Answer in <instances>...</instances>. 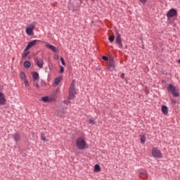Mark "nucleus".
<instances>
[{"instance_id":"1","label":"nucleus","mask_w":180,"mask_h":180,"mask_svg":"<svg viewBox=\"0 0 180 180\" xmlns=\"http://www.w3.org/2000/svg\"><path fill=\"white\" fill-rule=\"evenodd\" d=\"M76 146L79 150H85V147H86V141L84 137H79L76 140Z\"/></svg>"},{"instance_id":"2","label":"nucleus","mask_w":180,"mask_h":180,"mask_svg":"<svg viewBox=\"0 0 180 180\" xmlns=\"http://www.w3.org/2000/svg\"><path fill=\"white\" fill-rule=\"evenodd\" d=\"M75 95H77V91L75 90V80H72L69 89L68 99H74V98H75Z\"/></svg>"},{"instance_id":"3","label":"nucleus","mask_w":180,"mask_h":180,"mask_svg":"<svg viewBox=\"0 0 180 180\" xmlns=\"http://www.w3.org/2000/svg\"><path fill=\"white\" fill-rule=\"evenodd\" d=\"M167 91H169V92H171L174 98H178V96H179V92L176 89V87L174 86V84H169L167 86Z\"/></svg>"},{"instance_id":"4","label":"nucleus","mask_w":180,"mask_h":180,"mask_svg":"<svg viewBox=\"0 0 180 180\" xmlns=\"http://www.w3.org/2000/svg\"><path fill=\"white\" fill-rule=\"evenodd\" d=\"M151 153L154 158H162V153H161V150H160L158 148H155V147L153 148Z\"/></svg>"},{"instance_id":"5","label":"nucleus","mask_w":180,"mask_h":180,"mask_svg":"<svg viewBox=\"0 0 180 180\" xmlns=\"http://www.w3.org/2000/svg\"><path fill=\"white\" fill-rule=\"evenodd\" d=\"M33 30H34V23H32L26 27L27 34H28V36H33Z\"/></svg>"},{"instance_id":"6","label":"nucleus","mask_w":180,"mask_h":180,"mask_svg":"<svg viewBox=\"0 0 180 180\" xmlns=\"http://www.w3.org/2000/svg\"><path fill=\"white\" fill-rule=\"evenodd\" d=\"M177 15H178V11H176L175 8L170 9L167 13V16L168 19L171 18H174V16H177Z\"/></svg>"},{"instance_id":"7","label":"nucleus","mask_w":180,"mask_h":180,"mask_svg":"<svg viewBox=\"0 0 180 180\" xmlns=\"http://www.w3.org/2000/svg\"><path fill=\"white\" fill-rule=\"evenodd\" d=\"M34 61L38 68L40 69L43 68V65H44V61L43 59L40 58H35Z\"/></svg>"},{"instance_id":"8","label":"nucleus","mask_w":180,"mask_h":180,"mask_svg":"<svg viewBox=\"0 0 180 180\" xmlns=\"http://www.w3.org/2000/svg\"><path fill=\"white\" fill-rule=\"evenodd\" d=\"M38 41H39V40L34 39V40L29 42V44H27V46H26V48L25 49V51H27V50H30V49H32V47L36 46V44Z\"/></svg>"},{"instance_id":"9","label":"nucleus","mask_w":180,"mask_h":180,"mask_svg":"<svg viewBox=\"0 0 180 180\" xmlns=\"http://www.w3.org/2000/svg\"><path fill=\"white\" fill-rule=\"evenodd\" d=\"M56 113L59 117H64L65 115H67V110H65V109H60L57 110Z\"/></svg>"},{"instance_id":"10","label":"nucleus","mask_w":180,"mask_h":180,"mask_svg":"<svg viewBox=\"0 0 180 180\" xmlns=\"http://www.w3.org/2000/svg\"><path fill=\"white\" fill-rule=\"evenodd\" d=\"M117 44L119 45L120 49H123V44H122V37H120V34L117 32V37L115 39Z\"/></svg>"},{"instance_id":"11","label":"nucleus","mask_w":180,"mask_h":180,"mask_svg":"<svg viewBox=\"0 0 180 180\" xmlns=\"http://www.w3.org/2000/svg\"><path fill=\"white\" fill-rule=\"evenodd\" d=\"M139 176L140 179H142V180L148 179V174L146 171L141 172L139 174Z\"/></svg>"},{"instance_id":"12","label":"nucleus","mask_w":180,"mask_h":180,"mask_svg":"<svg viewBox=\"0 0 180 180\" xmlns=\"http://www.w3.org/2000/svg\"><path fill=\"white\" fill-rule=\"evenodd\" d=\"M108 70L109 71H115V60L110 59L108 62Z\"/></svg>"},{"instance_id":"13","label":"nucleus","mask_w":180,"mask_h":180,"mask_svg":"<svg viewBox=\"0 0 180 180\" xmlns=\"http://www.w3.org/2000/svg\"><path fill=\"white\" fill-rule=\"evenodd\" d=\"M0 105H6V99L3 93H0Z\"/></svg>"},{"instance_id":"14","label":"nucleus","mask_w":180,"mask_h":180,"mask_svg":"<svg viewBox=\"0 0 180 180\" xmlns=\"http://www.w3.org/2000/svg\"><path fill=\"white\" fill-rule=\"evenodd\" d=\"M46 47H47V49H49L50 50H51L52 51H53V53H57V48L50 44H46Z\"/></svg>"},{"instance_id":"15","label":"nucleus","mask_w":180,"mask_h":180,"mask_svg":"<svg viewBox=\"0 0 180 180\" xmlns=\"http://www.w3.org/2000/svg\"><path fill=\"white\" fill-rule=\"evenodd\" d=\"M32 78H33L34 81H39L40 77H39V73L37 72H32Z\"/></svg>"},{"instance_id":"16","label":"nucleus","mask_w":180,"mask_h":180,"mask_svg":"<svg viewBox=\"0 0 180 180\" xmlns=\"http://www.w3.org/2000/svg\"><path fill=\"white\" fill-rule=\"evenodd\" d=\"M15 141H20V134L15 133L13 135Z\"/></svg>"},{"instance_id":"17","label":"nucleus","mask_w":180,"mask_h":180,"mask_svg":"<svg viewBox=\"0 0 180 180\" xmlns=\"http://www.w3.org/2000/svg\"><path fill=\"white\" fill-rule=\"evenodd\" d=\"M162 112L163 115H168V108L166 105H162Z\"/></svg>"},{"instance_id":"18","label":"nucleus","mask_w":180,"mask_h":180,"mask_svg":"<svg viewBox=\"0 0 180 180\" xmlns=\"http://www.w3.org/2000/svg\"><path fill=\"white\" fill-rule=\"evenodd\" d=\"M41 101H42V102H45V103L51 102V100L50 99V98H49V96L42 97Z\"/></svg>"},{"instance_id":"19","label":"nucleus","mask_w":180,"mask_h":180,"mask_svg":"<svg viewBox=\"0 0 180 180\" xmlns=\"http://www.w3.org/2000/svg\"><path fill=\"white\" fill-rule=\"evenodd\" d=\"M140 138L141 144H144V143H146V139H147V137H146V135H140Z\"/></svg>"},{"instance_id":"20","label":"nucleus","mask_w":180,"mask_h":180,"mask_svg":"<svg viewBox=\"0 0 180 180\" xmlns=\"http://www.w3.org/2000/svg\"><path fill=\"white\" fill-rule=\"evenodd\" d=\"M94 172H101V166H99V165L94 166Z\"/></svg>"},{"instance_id":"21","label":"nucleus","mask_w":180,"mask_h":180,"mask_svg":"<svg viewBox=\"0 0 180 180\" xmlns=\"http://www.w3.org/2000/svg\"><path fill=\"white\" fill-rule=\"evenodd\" d=\"M61 77H56L55 79V85H58V84H60V82H61Z\"/></svg>"},{"instance_id":"22","label":"nucleus","mask_w":180,"mask_h":180,"mask_svg":"<svg viewBox=\"0 0 180 180\" xmlns=\"http://www.w3.org/2000/svg\"><path fill=\"white\" fill-rule=\"evenodd\" d=\"M30 65H32V64L27 60L24 63V67L25 68H30Z\"/></svg>"},{"instance_id":"23","label":"nucleus","mask_w":180,"mask_h":180,"mask_svg":"<svg viewBox=\"0 0 180 180\" xmlns=\"http://www.w3.org/2000/svg\"><path fill=\"white\" fill-rule=\"evenodd\" d=\"M108 40L110 41V43H113V41H115V35L110 36L108 37Z\"/></svg>"},{"instance_id":"24","label":"nucleus","mask_w":180,"mask_h":180,"mask_svg":"<svg viewBox=\"0 0 180 180\" xmlns=\"http://www.w3.org/2000/svg\"><path fill=\"white\" fill-rule=\"evenodd\" d=\"M20 77V79H26V74L25 72H22Z\"/></svg>"},{"instance_id":"25","label":"nucleus","mask_w":180,"mask_h":180,"mask_svg":"<svg viewBox=\"0 0 180 180\" xmlns=\"http://www.w3.org/2000/svg\"><path fill=\"white\" fill-rule=\"evenodd\" d=\"M41 139L43 140V141H47V139L46 138V135L44 134L41 133Z\"/></svg>"},{"instance_id":"26","label":"nucleus","mask_w":180,"mask_h":180,"mask_svg":"<svg viewBox=\"0 0 180 180\" xmlns=\"http://www.w3.org/2000/svg\"><path fill=\"white\" fill-rule=\"evenodd\" d=\"M29 54H30V52L29 51L24 53L22 56V58H26V57H27Z\"/></svg>"},{"instance_id":"27","label":"nucleus","mask_w":180,"mask_h":180,"mask_svg":"<svg viewBox=\"0 0 180 180\" xmlns=\"http://www.w3.org/2000/svg\"><path fill=\"white\" fill-rule=\"evenodd\" d=\"M60 74H63V72H64V67L63 66H60V71H59Z\"/></svg>"},{"instance_id":"28","label":"nucleus","mask_w":180,"mask_h":180,"mask_svg":"<svg viewBox=\"0 0 180 180\" xmlns=\"http://www.w3.org/2000/svg\"><path fill=\"white\" fill-rule=\"evenodd\" d=\"M102 58H103V60L104 61H109V58H108V57L105 56H103L102 57Z\"/></svg>"},{"instance_id":"29","label":"nucleus","mask_w":180,"mask_h":180,"mask_svg":"<svg viewBox=\"0 0 180 180\" xmlns=\"http://www.w3.org/2000/svg\"><path fill=\"white\" fill-rule=\"evenodd\" d=\"M89 123H90V124H95L96 122L94 120H89Z\"/></svg>"},{"instance_id":"30","label":"nucleus","mask_w":180,"mask_h":180,"mask_svg":"<svg viewBox=\"0 0 180 180\" xmlns=\"http://www.w3.org/2000/svg\"><path fill=\"white\" fill-rule=\"evenodd\" d=\"M60 61H61V63H62L63 65H65V61L64 60V58L61 57V58H60Z\"/></svg>"},{"instance_id":"31","label":"nucleus","mask_w":180,"mask_h":180,"mask_svg":"<svg viewBox=\"0 0 180 180\" xmlns=\"http://www.w3.org/2000/svg\"><path fill=\"white\" fill-rule=\"evenodd\" d=\"M171 102L173 105H176V101L174 100V99H172L171 100Z\"/></svg>"},{"instance_id":"32","label":"nucleus","mask_w":180,"mask_h":180,"mask_svg":"<svg viewBox=\"0 0 180 180\" xmlns=\"http://www.w3.org/2000/svg\"><path fill=\"white\" fill-rule=\"evenodd\" d=\"M25 84L26 85V86H27V85H29V82L27 81V79H25Z\"/></svg>"},{"instance_id":"33","label":"nucleus","mask_w":180,"mask_h":180,"mask_svg":"<svg viewBox=\"0 0 180 180\" xmlns=\"http://www.w3.org/2000/svg\"><path fill=\"white\" fill-rule=\"evenodd\" d=\"M141 4H146L147 2V0H139Z\"/></svg>"},{"instance_id":"34","label":"nucleus","mask_w":180,"mask_h":180,"mask_svg":"<svg viewBox=\"0 0 180 180\" xmlns=\"http://www.w3.org/2000/svg\"><path fill=\"white\" fill-rule=\"evenodd\" d=\"M35 86H36V88H37V89H39V88L40 87V86L39 85V83H38V82H37V83L35 84Z\"/></svg>"},{"instance_id":"35","label":"nucleus","mask_w":180,"mask_h":180,"mask_svg":"<svg viewBox=\"0 0 180 180\" xmlns=\"http://www.w3.org/2000/svg\"><path fill=\"white\" fill-rule=\"evenodd\" d=\"M58 4L57 2H55L52 4L53 6H57Z\"/></svg>"},{"instance_id":"36","label":"nucleus","mask_w":180,"mask_h":180,"mask_svg":"<svg viewBox=\"0 0 180 180\" xmlns=\"http://www.w3.org/2000/svg\"><path fill=\"white\" fill-rule=\"evenodd\" d=\"M121 78H122V79H123V78H124V73H122Z\"/></svg>"},{"instance_id":"37","label":"nucleus","mask_w":180,"mask_h":180,"mask_svg":"<svg viewBox=\"0 0 180 180\" xmlns=\"http://www.w3.org/2000/svg\"><path fill=\"white\" fill-rule=\"evenodd\" d=\"M64 103H65L66 105H68V103H70V101H65Z\"/></svg>"},{"instance_id":"38","label":"nucleus","mask_w":180,"mask_h":180,"mask_svg":"<svg viewBox=\"0 0 180 180\" xmlns=\"http://www.w3.org/2000/svg\"><path fill=\"white\" fill-rule=\"evenodd\" d=\"M179 64H180V59L179 60Z\"/></svg>"}]
</instances>
